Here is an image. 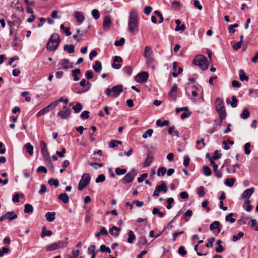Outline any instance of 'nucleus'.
<instances>
[{
    "label": "nucleus",
    "mask_w": 258,
    "mask_h": 258,
    "mask_svg": "<svg viewBox=\"0 0 258 258\" xmlns=\"http://www.w3.org/2000/svg\"><path fill=\"white\" fill-rule=\"evenodd\" d=\"M139 21L137 11L132 10L129 14L128 27L129 31L133 34L138 32Z\"/></svg>",
    "instance_id": "nucleus-1"
},
{
    "label": "nucleus",
    "mask_w": 258,
    "mask_h": 258,
    "mask_svg": "<svg viewBox=\"0 0 258 258\" xmlns=\"http://www.w3.org/2000/svg\"><path fill=\"white\" fill-rule=\"evenodd\" d=\"M60 40L57 34L54 33L50 38L47 45L46 48L49 51H54L59 45Z\"/></svg>",
    "instance_id": "nucleus-2"
},
{
    "label": "nucleus",
    "mask_w": 258,
    "mask_h": 258,
    "mask_svg": "<svg viewBox=\"0 0 258 258\" xmlns=\"http://www.w3.org/2000/svg\"><path fill=\"white\" fill-rule=\"evenodd\" d=\"M216 109L219 114L220 120L222 122L226 116V112L224 106L223 101L220 98H217L215 101Z\"/></svg>",
    "instance_id": "nucleus-3"
},
{
    "label": "nucleus",
    "mask_w": 258,
    "mask_h": 258,
    "mask_svg": "<svg viewBox=\"0 0 258 258\" xmlns=\"http://www.w3.org/2000/svg\"><path fill=\"white\" fill-rule=\"evenodd\" d=\"M194 63L197 66H199L202 70H206L209 67V62L207 58L203 55H197L194 60Z\"/></svg>",
    "instance_id": "nucleus-4"
},
{
    "label": "nucleus",
    "mask_w": 258,
    "mask_h": 258,
    "mask_svg": "<svg viewBox=\"0 0 258 258\" xmlns=\"http://www.w3.org/2000/svg\"><path fill=\"white\" fill-rule=\"evenodd\" d=\"M68 244V238H66L65 240H59L57 242L51 243L46 247V250L47 251H54L58 249L63 248L67 247Z\"/></svg>",
    "instance_id": "nucleus-5"
},
{
    "label": "nucleus",
    "mask_w": 258,
    "mask_h": 258,
    "mask_svg": "<svg viewBox=\"0 0 258 258\" xmlns=\"http://www.w3.org/2000/svg\"><path fill=\"white\" fill-rule=\"evenodd\" d=\"M123 91V86L119 84L113 86L111 89L107 88L106 90V94L107 96L113 97H117Z\"/></svg>",
    "instance_id": "nucleus-6"
},
{
    "label": "nucleus",
    "mask_w": 258,
    "mask_h": 258,
    "mask_svg": "<svg viewBox=\"0 0 258 258\" xmlns=\"http://www.w3.org/2000/svg\"><path fill=\"white\" fill-rule=\"evenodd\" d=\"M91 176L89 174H83L78 184V189L79 190H82L89 184Z\"/></svg>",
    "instance_id": "nucleus-7"
},
{
    "label": "nucleus",
    "mask_w": 258,
    "mask_h": 258,
    "mask_svg": "<svg viewBox=\"0 0 258 258\" xmlns=\"http://www.w3.org/2000/svg\"><path fill=\"white\" fill-rule=\"evenodd\" d=\"M137 175V172L135 169H132L128 172L121 179V182L124 183L131 182Z\"/></svg>",
    "instance_id": "nucleus-8"
},
{
    "label": "nucleus",
    "mask_w": 258,
    "mask_h": 258,
    "mask_svg": "<svg viewBox=\"0 0 258 258\" xmlns=\"http://www.w3.org/2000/svg\"><path fill=\"white\" fill-rule=\"evenodd\" d=\"M71 111L67 106L63 107V109L59 111L57 113V116L61 119H65L69 118L71 115Z\"/></svg>",
    "instance_id": "nucleus-9"
},
{
    "label": "nucleus",
    "mask_w": 258,
    "mask_h": 258,
    "mask_svg": "<svg viewBox=\"0 0 258 258\" xmlns=\"http://www.w3.org/2000/svg\"><path fill=\"white\" fill-rule=\"evenodd\" d=\"M56 102H53L52 103L49 104L47 106L41 109L36 114V116L38 117H40V116H42L46 114V113L50 111L51 110H53L56 106Z\"/></svg>",
    "instance_id": "nucleus-10"
},
{
    "label": "nucleus",
    "mask_w": 258,
    "mask_h": 258,
    "mask_svg": "<svg viewBox=\"0 0 258 258\" xmlns=\"http://www.w3.org/2000/svg\"><path fill=\"white\" fill-rule=\"evenodd\" d=\"M149 78V74L146 72L139 73L135 78V81L140 83L146 82Z\"/></svg>",
    "instance_id": "nucleus-11"
},
{
    "label": "nucleus",
    "mask_w": 258,
    "mask_h": 258,
    "mask_svg": "<svg viewBox=\"0 0 258 258\" xmlns=\"http://www.w3.org/2000/svg\"><path fill=\"white\" fill-rule=\"evenodd\" d=\"M59 64L62 69H68L73 67V63L71 62L68 59L60 60Z\"/></svg>",
    "instance_id": "nucleus-12"
},
{
    "label": "nucleus",
    "mask_w": 258,
    "mask_h": 258,
    "mask_svg": "<svg viewBox=\"0 0 258 258\" xmlns=\"http://www.w3.org/2000/svg\"><path fill=\"white\" fill-rule=\"evenodd\" d=\"M254 189L253 187H251L245 189L241 195V198L243 199H248L252 195L254 192Z\"/></svg>",
    "instance_id": "nucleus-13"
},
{
    "label": "nucleus",
    "mask_w": 258,
    "mask_h": 258,
    "mask_svg": "<svg viewBox=\"0 0 258 258\" xmlns=\"http://www.w3.org/2000/svg\"><path fill=\"white\" fill-rule=\"evenodd\" d=\"M147 66L154 70L155 68V59L153 56L145 58Z\"/></svg>",
    "instance_id": "nucleus-14"
},
{
    "label": "nucleus",
    "mask_w": 258,
    "mask_h": 258,
    "mask_svg": "<svg viewBox=\"0 0 258 258\" xmlns=\"http://www.w3.org/2000/svg\"><path fill=\"white\" fill-rule=\"evenodd\" d=\"M144 56L145 58L153 56V52L150 46H146L145 47Z\"/></svg>",
    "instance_id": "nucleus-15"
},
{
    "label": "nucleus",
    "mask_w": 258,
    "mask_h": 258,
    "mask_svg": "<svg viewBox=\"0 0 258 258\" xmlns=\"http://www.w3.org/2000/svg\"><path fill=\"white\" fill-rule=\"evenodd\" d=\"M177 88V85L176 84H174L172 87L170 91L169 92L168 95L170 97L175 99Z\"/></svg>",
    "instance_id": "nucleus-16"
},
{
    "label": "nucleus",
    "mask_w": 258,
    "mask_h": 258,
    "mask_svg": "<svg viewBox=\"0 0 258 258\" xmlns=\"http://www.w3.org/2000/svg\"><path fill=\"white\" fill-rule=\"evenodd\" d=\"M153 159V157L150 152H148L147 154V157L144 163V167L149 166L151 163L152 162Z\"/></svg>",
    "instance_id": "nucleus-17"
},
{
    "label": "nucleus",
    "mask_w": 258,
    "mask_h": 258,
    "mask_svg": "<svg viewBox=\"0 0 258 258\" xmlns=\"http://www.w3.org/2000/svg\"><path fill=\"white\" fill-rule=\"evenodd\" d=\"M156 188L159 192L163 191L164 193H166L168 190L166 184L164 181L162 182L160 185H157Z\"/></svg>",
    "instance_id": "nucleus-18"
},
{
    "label": "nucleus",
    "mask_w": 258,
    "mask_h": 258,
    "mask_svg": "<svg viewBox=\"0 0 258 258\" xmlns=\"http://www.w3.org/2000/svg\"><path fill=\"white\" fill-rule=\"evenodd\" d=\"M220 223L219 221H214L210 225V229L211 230H214L217 229L218 232H220Z\"/></svg>",
    "instance_id": "nucleus-19"
},
{
    "label": "nucleus",
    "mask_w": 258,
    "mask_h": 258,
    "mask_svg": "<svg viewBox=\"0 0 258 258\" xmlns=\"http://www.w3.org/2000/svg\"><path fill=\"white\" fill-rule=\"evenodd\" d=\"M75 17L77 19V21L79 23H82L85 20V17L81 12H76L75 13Z\"/></svg>",
    "instance_id": "nucleus-20"
},
{
    "label": "nucleus",
    "mask_w": 258,
    "mask_h": 258,
    "mask_svg": "<svg viewBox=\"0 0 258 258\" xmlns=\"http://www.w3.org/2000/svg\"><path fill=\"white\" fill-rule=\"evenodd\" d=\"M58 199L59 200L61 201L63 203L67 204L69 202V198L68 195L64 192L61 193L58 196Z\"/></svg>",
    "instance_id": "nucleus-21"
},
{
    "label": "nucleus",
    "mask_w": 258,
    "mask_h": 258,
    "mask_svg": "<svg viewBox=\"0 0 258 258\" xmlns=\"http://www.w3.org/2000/svg\"><path fill=\"white\" fill-rule=\"evenodd\" d=\"M55 213L53 212H47L45 214V217L47 221L52 222L55 219Z\"/></svg>",
    "instance_id": "nucleus-22"
},
{
    "label": "nucleus",
    "mask_w": 258,
    "mask_h": 258,
    "mask_svg": "<svg viewBox=\"0 0 258 258\" xmlns=\"http://www.w3.org/2000/svg\"><path fill=\"white\" fill-rule=\"evenodd\" d=\"M5 216L6 219H9L10 220H14L18 217L17 215L14 212H8L5 214Z\"/></svg>",
    "instance_id": "nucleus-23"
},
{
    "label": "nucleus",
    "mask_w": 258,
    "mask_h": 258,
    "mask_svg": "<svg viewBox=\"0 0 258 258\" xmlns=\"http://www.w3.org/2000/svg\"><path fill=\"white\" fill-rule=\"evenodd\" d=\"M24 148L26 150V151L29 154V155H33V147L30 143H27L25 145Z\"/></svg>",
    "instance_id": "nucleus-24"
},
{
    "label": "nucleus",
    "mask_w": 258,
    "mask_h": 258,
    "mask_svg": "<svg viewBox=\"0 0 258 258\" xmlns=\"http://www.w3.org/2000/svg\"><path fill=\"white\" fill-rule=\"evenodd\" d=\"M93 70L97 73L100 72L102 70L101 63L99 61H96L93 66Z\"/></svg>",
    "instance_id": "nucleus-25"
},
{
    "label": "nucleus",
    "mask_w": 258,
    "mask_h": 258,
    "mask_svg": "<svg viewBox=\"0 0 258 258\" xmlns=\"http://www.w3.org/2000/svg\"><path fill=\"white\" fill-rule=\"evenodd\" d=\"M239 77L241 81H247L248 80V77L246 75L243 70H240L239 71Z\"/></svg>",
    "instance_id": "nucleus-26"
},
{
    "label": "nucleus",
    "mask_w": 258,
    "mask_h": 258,
    "mask_svg": "<svg viewBox=\"0 0 258 258\" xmlns=\"http://www.w3.org/2000/svg\"><path fill=\"white\" fill-rule=\"evenodd\" d=\"M52 234V232L50 230H47L46 227H43L41 233V236L43 238L45 236H50Z\"/></svg>",
    "instance_id": "nucleus-27"
},
{
    "label": "nucleus",
    "mask_w": 258,
    "mask_h": 258,
    "mask_svg": "<svg viewBox=\"0 0 258 258\" xmlns=\"http://www.w3.org/2000/svg\"><path fill=\"white\" fill-rule=\"evenodd\" d=\"M83 105L80 103H78L72 107L74 112L76 113H79L83 109Z\"/></svg>",
    "instance_id": "nucleus-28"
},
{
    "label": "nucleus",
    "mask_w": 258,
    "mask_h": 258,
    "mask_svg": "<svg viewBox=\"0 0 258 258\" xmlns=\"http://www.w3.org/2000/svg\"><path fill=\"white\" fill-rule=\"evenodd\" d=\"M63 49L65 51H67L69 53H73L74 52V46L73 44L68 45L66 44L64 46Z\"/></svg>",
    "instance_id": "nucleus-29"
},
{
    "label": "nucleus",
    "mask_w": 258,
    "mask_h": 258,
    "mask_svg": "<svg viewBox=\"0 0 258 258\" xmlns=\"http://www.w3.org/2000/svg\"><path fill=\"white\" fill-rule=\"evenodd\" d=\"M111 24V20L109 16H105L103 20V27L104 28H109Z\"/></svg>",
    "instance_id": "nucleus-30"
},
{
    "label": "nucleus",
    "mask_w": 258,
    "mask_h": 258,
    "mask_svg": "<svg viewBox=\"0 0 258 258\" xmlns=\"http://www.w3.org/2000/svg\"><path fill=\"white\" fill-rule=\"evenodd\" d=\"M175 127L174 126H172L169 128L168 130V133L169 134L172 136H176L177 137H179V132L177 131L174 130Z\"/></svg>",
    "instance_id": "nucleus-31"
},
{
    "label": "nucleus",
    "mask_w": 258,
    "mask_h": 258,
    "mask_svg": "<svg viewBox=\"0 0 258 258\" xmlns=\"http://www.w3.org/2000/svg\"><path fill=\"white\" fill-rule=\"evenodd\" d=\"M231 99V102H230L229 100H227V103L230 104L232 107L235 108L237 106V99L235 96H233Z\"/></svg>",
    "instance_id": "nucleus-32"
},
{
    "label": "nucleus",
    "mask_w": 258,
    "mask_h": 258,
    "mask_svg": "<svg viewBox=\"0 0 258 258\" xmlns=\"http://www.w3.org/2000/svg\"><path fill=\"white\" fill-rule=\"evenodd\" d=\"M48 183L50 186L57 187L59 185V181L57 179L50 178L48 180Z\"/></svg>",
    "instance_id": "nucleus-33"
},
{
    "label": "nucleus",
    "mask_w": 258,
    "mask_h": 258,
    "mask_svg": "<svg viewBox=\"0 0 258 258\" xmlns=\"http://www.w3.org/2000/svg\"><path fill=\"white\" fill-rule=\"evenodd\" d=\"M33 211V206L29 204H26L25 205L24 212L25 213H32Z\"/></svg>",
    "instance_id": "nucleus-34"
},
{
    "label": "nucleus",
    "mask_w": 258,
    "mask_h": 258,
    "mask_svg": "<svg viewBox=\"0 0 258 258\" xmlns=\"http://www.w3.org/2000/svg\"><path fill=\"white\" fill-rule=\"evenodd\" d=\"M80 73V70L78 69L72 71V76L74 77V81H77L79 80V78L77 77V75H79Z\"/></svg>",
    "instance_id": "nucleus-35"
},
{
    "label": "nucleus",
    "mask_w": 258,
    "mask_h": 258,
    "mask_svg": "<svg viewBox=\"0 0 258 258\" xmlns=\"http://www.w3.org/2000/svg\"><path fill=\"white\" fill-rule=\"evenodd\" d=\"M249 115H250V113L248 111V110H247V109L244 108L242 112L240 115V117L241 118L245 119L249 117Z\"/></svg>",
    "instance_id": "nucleus-36"
},
{
    "label": "nucleus",
    "mask_w": 258,
    "mask_h": 258,
    "mask_svg": "<svg viewBox=\"0 0 258 258\" xmlns=\"http://www.w3.org/2000/svg\"><path fill=\"white\" fill-rule=\"evenodd\" d=\"M197 194L199 197H203L205 195V188L204 186H201L197 189Z\"/></svg>",
    "instance_id": "nucleus-37"
},
{
    "label": "nucleus",
    "mask_w": 258,
    "mask_h": 258,
    "mask_svg": "<svg viewBox=\"0 0 258 258\" xmlns=\"http://www.w3.org/2000/svg\"><path fill=\"white\" fill-rule=\"evenodd\" d=\"M167 171V169L165 167H159L157 171V175L159 176H162L165 175Z\"/></svg>",
    "instance_id": "nucleus-38"
},
{
    "label": "nucleus",
    "mask_w": 258,
    "mask_h": 258,
    "mask_svg": "<svg viewBox=\"0 0 258 258\" xmlns=\"http://www.w3.org/2000/svg\"><path fill=\"white\" fill-rule=\"evenodd\" d=\"M128 238L127 239V242L130 243H132L135 239V235L132 231H130L128 233Z\"/></svg>",
    "instance_id": "nucleus-39"
},
{
    "label": "nucleus",
    "mask_w": 258,
    "mask_h": 258,
    "mask_svg": "<svg viewBox=\"0 0 258 258\" xmlns=\"http://www.w3.org/2000/svg\"><path fill=\"white\" fill-rule=\"evenodd\" d=\"M41 154L42 155L43 159L45 161H50L49 154V152H48L47 149L46 150L41 151Z\"/></svg>",
    "instance_id": "nucleus-40"
},
{
    "label": "nucleus",
    "mask_w": 258,
    "mask_h": 258,
    "mask_svg": "<svg viewBox=\"0 0 258 258\" xmlns=\"http://www.w3.org/2000/svg\"><path fill=\"white\" fill-rule=\"evenodd\" d=\"M169 121L168 120H164L163 121H161L160 119H158L156 121V124L158 126L163 127L165 125H168L169 124Z\"/></svg>",
    "instance_id": "nucleus-41"
},
{
    "label": "nucleus",
    "mask_w": 258,
    "mask_h": 258,
    "mask_svg": "<svg viewBox=\"0 0 258 258\" xmlns=\"http://www.w3.org/2000/svg\"><path fill=\"white\" fill-rule=\"evenodd\" d=\"M126 169L125 168L121 169L119 167L115 168V173L118 175H123L126 173Z\"/></svg>",
    "instance_id": "nucleus-42"
},
{
    "label": "nucleus",
    "mask_w": 258,
    "mask_h": 258,
    "mask_svg": "<svg viewBox=\"0 0 258 258\" xmlns=\"http://www.w3.org/2000/svg\"><path fill=\"white\" fill-rule=\"evenodd\" d=\"M203 171H204V174L207 176H209L211 175V173H212L211 170L207 166H203Z\"/></svg>",
    "instance_id": "nucleus-43"
},
{
    "label": "nucleus",
    "mask_w": 258,
    "mask_h": 258,
    "mask_svg": "<svg viewBox=\"0 0 258 258\" xmlns=\"http://www.w3.org/2000/svg\"><path fill=\"white\" fill-rule=\"evenodd\" d=\"M153 133V130L152 129H148L143 134V138L144 139H146L148 137H150L152 136Z\"/></svg>",
    "instance_id": "nucleus-44"
},
{
    "label": "nucleus",
    "mask_w": 258,
    "mask_h": 258,
    "mask_svg": "<svg viewBox=\"0 0 258 258\" xmlns=\"http://www.w3.org/2000/svg\"><path fill=\"white\" fill-rule=\"evenodd\" d=\"M235 179L234 178H231L230 179H227L225 181L226 185L229 187H232L234 183Z\"/></svg>",
    "instance_id": "nucleus-45"
},
{
    "label": "nucleus",
    "mask_w": 258,
    "mask_h": 258,
    "mask_svg": "<svg viewBox=\"0 0 258 258\" xmlns=\"http://www.w3.org/2000/svg\"><path fill=\"white\" fill-rule=\"evenodd\" d=\"M91 14L95 20L98 19L100 17L99 12L96 9L93 10L91 12Z\"/></svg>",
    "instance_id": "nucleus-46"
},
{
    "label": "nucleus",
    "mask_w": 258,
    "mask_h": 258,
    "mask_svg": "<svg viewBox=\"0 0 258 258\" xmlns=\"http://www.w3.org/2000/svg\"><path fill=\"white\" fill-rule=\"evenodd\" d=\"M238 27V25L237 24H234L233 25H230L229 26L228 30V32L230 33H234L235 32V28H237Z\"/></svg>",
    "instance_id": "nucleus-47"
},
{
    "label": "nucleus",
    "mask_w": 258,
    "mask_h": 258,
    "mask_svg": "<svg viewBox=\"0 0 258 258\" xmlns=\"http://www.w3.org/2000/svg\"><path fill=\"white\" fill-rule=\"evenodd\" d=\"M215 240V238L213 237L208 239V242L206 244V246L208 248H211L213 246V244Z\"/></svg>",
    "instance_id": "nucleus-48"
},
{
    "label": "nucleus",
    "mask_w": 258,
    "mask_h": 258,
    "mask_svg": "<svg viewBox=\"0 0 258 258\" xmlns=\"http://www.w3.org/2000/svg\"><path fill=\"white\" fill-rule=\"evenodd\" d=\"M100 251L102 252H106L108 253L111 252V250L109 247H107L106 245L102 244L100 247Z\"/></svg>",
    "instance_id": "nucleus-49"
},
{
    "label": "nucleus",
    "mask_w": 258,
    "mask_h": 258,
    "mask_svg": "<svg viewBox=\"0 0 258 258\" xmlns=\"http://www.w3.org/2000/svg\"><path fill=\"white\" fill-rule=\"evenodd\" d=\"M244 235V234L242 232H240L237 233L236 235H233L232 237V240L233 241H236L239 239H240L241 237H242Z\"/></svg>",
    "instance_id": "nucleus-50"
},
{
    "label": "nucleus",
    "mask_w": 258,
    "mask_h": 258,
    "mask_svg": "<svg viewBox=\"0 0 258 258\" xmlns=\"http://www.w3.org/2000/svg\"><path fill=\"white\" fill-rule=\"evenodd\" d=\"M147 243V240L145 236L141 237L138 241L137 244L140 245H144Z\"/></svg>",
    "instance_id": "nucleus-51"
},
{
    "label": "nucleus",
    "mask_w": 258,
    "mask_h": 258,
    "mask_svg": "<svg viewBox=\"0 0 258 258\" xmlns=\"http://www.w3.org/2000/svg\"><path fill=\"white\" fill-rule=\"evenodd\" d=\"M152 213L154 215H158L160 217H163L164 216V214L162 212H160L157 208H153Z\"/></svg>",
    "instance_id": "nucleus-52"
},
{
    "label": "nucleus",
    "mask_w": 258,
    "mask_h": 258,
    "mask_svg": "<svg viewBox=\"0 0 258 258\" xmlns=\"http://www.w3.org/2000/svg\"><path fill=\"white\" fill-rule=\"evenodd\" d=\"M232 217H233V214L232 213H229L225 217L226 221H229L231 223H234L235 221V219L233 218Z\"/></svg>",
    "instance_id": "nucleus-53"
},
{
    "label": "nucleus",
    "mask_w": 258,
    "mask_h": 258,
    "mask_svg": "<svg viewBox=\"0 0 258 258\" xmlns=\"http://www.w3.org/2000/svg\"><path fill=\"white\" fill-rule=\"evenodd\" d=\"M80 116L81 118L83 119H87L89 117V112L87 110L84 111L81 113Z\"/></svg>",
    "instance_id": "nucleus-54"
},
{
    "label": "nucleus",
    "mask_w": 258,
    "mask_h": 258,
    "mask_svg": "<svg viewBox=\"0 0 258 258\" xmlns=\"http://www.w3.org/2000/svg\"><path fill=\"white\" fill-rule=\"evenodd\" d=\"M105 180V176L104 174H100L98 176L97 178L96 179V182L99 183L101 182H103Z\"/></svg>",
    "instance_id": "nucleus-55"
},
{
    "label": "nucleus",
    "mask_w": 258,
    "mask_h": 258,
    "mask_svg": "<svg viewBox=\"0 0 258 258\" xmlns=\"http://www.w3.org/2000/svg\"><path fill=\"white\" fill-rule=\"evenodd\" d=\"M123 71L125 73L127 74L128 75H130L132 73L133 69L132 67L130 66H126L123 68Z\"/></svg>",
    "instance_id": "nucleus-56"
},
{
    "label": "nucleus",
    "mask_w": 258,
    "mask_h": 258,
    "mask_svg": "<svg viewBox=\"0 0 258 258\" xmlns=\"http://www.w3.org/2000/svg\"><path fill=\"white\" fill-rule=\"evenodd\" d=\"M79 250H73L72 251V255L70 256V258H78L79 255Z\"/></svg>",
    "instance_id": "nucleus-57"
},
{
    "label": "nucleus",
    "mask_w": 258,
    "mask_h": 258,
    "mask_svg": "<svg viewBox=\"0 0 258 258\" xmlns=\"http://www.w3.org/2000/svg\"><path fill=\"white\" fill-rule=\"evenodd\" d=\"M250 147V144L249 143H247L244 145V151L246 155H249L250 153V150H249V148Z\"/></svg>",
    "instance_id": "nucleus-58"
},
{
    "label": "nucleus",
    "mask_w": 258,
    "mask_h": 258,
    "mask_svg": "<svg viewBox=\"0 0 258 258\" xmlns=\"http://www.w3.org/2000/svg\"><path fill=\"white\" fill-rule=\"evenodd\" d=\"M60 28L61 30H64V32L67 36L71 35V32H70V29L69 28H66L63 24L60 25Z\"/></svg>",
    "instance_id": "nucleus-59"
},
{
    "label": "nucleus",
    "mask_w": 258,
    "mask_h": 258,
    "mask_svg": "<svg viewBox=\"0 0 258 258\" xmlns=\"http://www.w3.org/2000/svg\"><path fill=\"white\" fill-rule=\"evenodd\" d=\"M174 202V199L172 198H169L167 200V205L166 208L167 209H170L171 208V205Z\"/></svg>",
    "instance_id": "nucleus-60"
},
{
    "label": "nucleus",
    "mask_w": 258,
    "mask_h": 258,
    "mask_svg": "<svg viewBox=\"0 0 258 258\" xmlns=\"http://www.w3.org/2000/svg\"><path fill=\"white\" fill-rule=\"evenodd\" d=\"M125 41V39L124 38H121L119 40L115 41L114 42V45L116 46H122Z\"/></svg>",
    "instance_id": "nucleus-61"
},
{
    "label": "nucleus",
    "mask_w": 258,
    "mask_h": 258,
    "mask_svg": "<svg viewBox=\"0 0 258 258\" xmlns=\"http://www.w3.org/2000/svg\"><path fill=\"white\" fill-rule=\"evenodd\" d=\"M178 252L182 256H184L186 254V251L183 246H180L179 247Z\"/></svg>",
    "instance_id": "nucleus-62"
},
{
    "label": "nucleus",
    "mask_w": 258,
    "mask_h": 258,
    "mask_svg": "<svg viewBox=\"0 0 258 258\" xmlns=\"http://www.w3.org/2000/svg\"><path fill=\"white\" fill-rule=\"evenodd\" d=\"M221 157V154L219 153L218 151L216 150L214 152V155L212 157L213 160H217L220 158Z\"/></svg>",
    "instance_id": "nucleus-63"
},
{
    "label": "nucleus",
    "mask_w": 258,
    "mask_h": 258,
    "mask_svg": "<svg viewBox=\"0 0 258 258\" xmlns=\"http://www.w3.org/2000/svg\"><path fill=\"white\" fill-rule=\"evenodd\" d=\"M194 5L195 7H196L198 10H202L203 9V7L200 5V2L198 0H195L194 2Z\"/></svg>",
    "instance_id": "nucleus-64"
}]
</instances>
